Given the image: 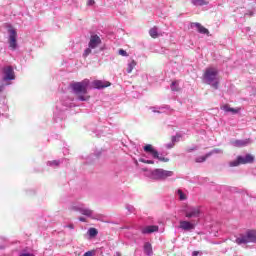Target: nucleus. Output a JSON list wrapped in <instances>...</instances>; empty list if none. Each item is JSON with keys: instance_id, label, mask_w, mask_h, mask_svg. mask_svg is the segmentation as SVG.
Instances as JSON below:
<instances>
[{"instance_id": "nucleus-3", "label": "nucleus", "mask_w": 256, "mask_h": 256, "mask_svg": "<svg viewBox=\"0 0 256 256\" xmlns=\"http://www.w3.org/2000/svg\"><path fill=\"white\" fill-rule=\"evenodd\" d=\"M144 171L145 177L151 179V181H165L166 179H169V177H173V175H175L173 171L162 168H155L153 170L144 169Z\"/></svg>"}, {"instance_id": "nucleus-14", "label": "nucleus", "mask_w": 256, "mask_h": 256, "mask_svg": "<svg viewBox=\"0 0 256 256\" xmlns=\"http://www.w3.org/2000/svg\"><path fill=\"white\" fill-rule=\"evenodd\" d=\"M251 143H252L251 139L234 140L231 142V145L233 147H247V145H251Z\"/></svg>"}, {"instance_id": "nucleus-13", "label": "nucleus", "mask_w": 256, "mask_h": 256, "mask_svg": "<svg viewBox=\"0 0 256 256\" xmlns=\"http://www.w3.org/2000/svg\"><path fill=\"white\" fill-rule=\"evenodd\" d=\"M179 229H182V231H193V229H195V224L187 220H181L179 223Z\"/></svg>"}, {"instance_id": "nucleus-4", "label": "nucleus", "mask_w": 256, "mask_h": 256, "mask_svg": "<svg viewBox=\"0 0 256 256\" xmlns=\"http://www.w3.org/2000/svg\"><path fill=\"white\" fill-rule=\"evenodd\" d=\"M103 43L101 37L97 34H91L90 40L88 42V48L84 50L83 57H89L91 55L93 49H97Z\"/></svg>"}, {"instance_id": "nucleus-30", "label": "nucleus", "mask_w": 256, "mask_h": 256, "mask_svg": "<svg viewBox=\"0 0 256 256\" xmlns=\"http://www.w3.org/2000/svg\"><path fill=\"white\" fill-rule=\"evenodd\" d=\"M209 156H207V154L205 156H200L198 158H196V163H205V161H207V158Z\"/></svg>"}, {"instance_id": "nucleus-19", "label": "nucleus", "mask_w": 256, "mask_h": 256, "mask_svg": "<svg viewBox=\"0 0 256 256\" xmlns=\"http://www.w3.org/2000/svg\"><path fill=\"white\" fill-rule=\"evenodd\" d=\"M144 253L148 256L153 255V246H151V243L146 242L144 244Z\"/></svg>"}, {"instance_id": "nucleus-44", "label": "nucleus", "mask_w": 256, "mask_h": 256, "mask_svg": "<svg viewBox=\"0 0 256 256\" xmlns=\"http://www.w3.org/2000/svg\"><path fill=\"white\" fill-rule=\"evenodd\" d=\"M0 249H5V246H0Z\"/></svg>"}, {"instance_id": "nucleus-32", "label": "nucleus", "mask_w": 256, "mask_h": 256, "mask_svg": "<svg viewBox=\"0 0 256 256\" xmlns=\"http://www.w3.org/2000/svg\"><path fill=\"white\" fill-rule=\"evenodd\" d=\"M179 139H181V136L176 135V136H172L171 141L175 145V143H177V141H179Z\"/></svg>"}, {"instance_id": "nucleus-6", "label": "nucleus", "mask_w": 256, "mask_h": 256, "mask_svg": "<svg viewBox=\"0 0 256 256\" xmlns=\"http://www.w3.org/2000/svg\"><path fill=\"white\" fill-rule=\"evenodd\" d=\"M183 212L187 219H199L203 214L201 206H185Z\"/></svg>"}, {"instance_id": "nucleus-8", "label": "nucleus", "mask_w": 256, "mask_h": 256, "mask_svg": "<svg viewBox=\"0 0 256 256\" xmlns=\"http://www.w3.org/2000/svg\"><path fill=\"white\" fill-rule=\"evenodd\" d=\"M70 211H77L78 213H81V215H85V217L93 219V210L85 207V204H73L70 207Z\"/></svg>"}, {"instance_id": "nucleus-38", "label": "nucleus", "mask_w": 256, "mask_h": 256, "mask_svg": "<svg viewBox=\"0 0 256 256\" xmlns=\"http://www.w3.org/2000/svg\"><path fill=\"white\" fill-rule=\"evenodd\" d=\"M79 221H81V223H87V219L85 217H80Z\"/></svg>"}, {"instance_id": "nucleus-45", "label": "nucleus", "mask_w": 256, "mask_h": 256, "mask_svg": "<svg viewBox=\"0 0 256 256\" xmlns=\"http://www.w3.org/2000/svg\"><path fill=\"white\" fill-rule=\"evenodd\" d=\"M249 15H250V16H251V15H253V12H250V14H249Z\"/></svg>"}, {"instance_id": "nucleus-15", "label": "nucleus", "mask_w": 256, "mask_h": 256, "mask_svg": "<svg viewBox=\"0 0 256 256\" xmlns=\"http://www.w3.org/2000/svg\"><path fill=\"white\" fill-rule=\"evenodd\" d=\"M157 231H159V226L151 225L142 228L141 233H143V235H150V233H157Z\"/></svg>"}, {"instance_id": "nucleus-2", "label": "nucleus", "mask_w": 256, "mask_h": 256, "mask_svg": "<svg viewBox=\"0 0 256 256\" xmlns=\"http://www.w3.org/2000/svg\"><path fill=\"white\" fill-rule=\"evenodd\" d=\"M202 81L206 85L213 87V89H219V70L214 67L206 68L202 76Z\"/></svg>"}, {"instance_id": "nucleus-26", "label": "nucleus", "mask_w": 256, "mask_h": 256, "mask_svg": "<svg viewBox=\"0 0 256 256\" xmlns=\"http://www.w3.org/2000/svg\"><path fill=\"white\" fill-rule=\"evenodd\" d=\"M215 154H223V150L219 148H215L211 150L209 153H207V157H211V155H215Z\"/></svg>"}, {"instance_id": "nucleus-7", "label": "nucleus", "mask_w": 256, "mask_h": 256, "mask_svg": "<svg viewBox=\"0 0 256 256\" xmlns=\"http://www.w3.org/2000/svg\"><path fill=\"white\" fill-rule=\"evenodd\" d=\"M255 161V156L251 154H246L245 156H238L236 160L229 163L230 167H239V165H247L248 163H253Z\"/></svg>"}, {"instance_id": "nucleus-36", "label": "nucleus", "mask_w": 256, "mask_h": 256, "mask_svg": "<svg viewBox=\"0 0 256 256\" xmlns=\"http://www.w3.org/2000/svg\"><path fill=\"white\" fill-rule=\"evenodd\" d=\"M64 227L67 229H75V226L73 224L65 225Z\"/></svg>"}, {"instance_id": "nucleus-33", "label": "nucleus", "mask_w": 256, "mask_h": 256, "mask_svg": "<svg viewBox=\"0 0 256 256\" xmlns=\"http://www.w3.org/2000/svg\"><path fill=\"white\" fill-rule=\"evenodd\" d=\"M119 55H121L122 57H128L129 54H127V51L123 50V49H120L118 51Z\"/></svg>"}, {"instance_id": "nucleus-20", "label": "nucleus", "mask_w": 256, "mask_h": 256, "mask_svg": "<svg viewBox=\"0 0 256 256\" xmlns=\"http://www.w3.org/2000/svg\"><path fill=\"white\" fill-rule=\"evenodd\" d=\"M192 5L195 7H203V5H209L207 0H191Z\"/></svg>"}, {"instance_id": "nucleus-1", "label": "nucleus", "mask_w": 256, "mask_h": 256, "mask_svg": "<svg viewBox=\"0 0 256 256\" xmlns=\"http://www.w3.org/2000/svg\"><path fill=\"white\" fill-rule=\"evenodd\" d=\"M89 79H84L81 82H74L71 84V89L74 95H77L78 101H89L90 96L87 95L89 89Z\"/></svg>"}, {"instance_id": "nucleus-28", "label": "nucleus", "mask_w": 256, "mask_h": 256, "mask_svg": "<svg viewBox=\"0 0 256 256\" xmlns=\"http://www.w3.org/2000/svg\"><path fill=\"white\" fill-rule=\"evenodd\" d=\"M139 162L140 163H145L146 165H154L155 164V161L153 160H147L145 158H139Z\"/></svg>"}, {"instance_id": "nucleus-39", "label": "nucleus", "mask_w": 256, "mask_h": 256, "mask_svg": "<svg viewBox=\"0 0 256 256\" xmlns=\"http://www.w3.org/2000/svg\"><path fill=\"white\" fill-rule=\"evenodd\" d=\"M5 89V85H0V93H2V91Z\"/></svg>"}, {"instance_id": "nucleus-5", "label": "nucleus", "mask_w": 256, "mask_h": 256, "mask_svg": "<svg viewBox=\"0 0 256 256\" xmlns=\"http://www.w3.org/2000/svg\"><path fill=\"white\" fill-rule=\"evenodd\" d=\"M237 245H247V243H256V230H248L245 234L236 238Z\"/></svg>"}, {"instance_id": "nucleus-17", "label": "nucleus", "mask_w": 256, "mask_h": 256, "mask_svg": "<svg viewBox=\"0 0 256 256\" xmlns=\"http://www.w3.org/2000/svg\"><path fill=\"white\" fill-rule=\"evenodd\" d=\"M222 111H225V113H232V115H237L239 113V108H231L229 107V104L221 106Z\"/></svg>"}, {"instance_id": "nucleus-23", "label": "nucleus", "mask_w": 256, "mask_h": 256, "mask_svg": "<svg viewBox=\"0 0 256 256\" xmlns=\"http://www.w3.org/2000/svg\"><path fill=\"white\" fill-rule=\"evenodd\" d=\"M152 113H165V111H163V109H169V106H162V107H151L150 108Z\"/></svg>"}, {"instance_id": "nucleus-34", "label": "nucleus", "mask_w": 256, "mask_h": 256, "mask_svg": "<svg viewBox=\"0 0 256 256\" xmlns=\"http://www.w3.org/2000/svg\"><path fill=\"white\" fill-rule=\"evenodd\" d=\"M175 144L173 142L166 144V149H173Z\"/></svg>"}, {"instance_id": "nucleus-9", "label": "nucleus", "mask_w": 256, "mask_h": 256, "mask_svg": "<svg viewBox=\"0 0 256 256\" xmlns=\"http://www.w3.org/2000/svg\"><path fill=\"white\" fill-rule=\"evenodd\" d=\"M145 153H150L152 155L153 159H158V161H161L162 163H169V158L159 156V152L153 148V145L148 144L144 146Z\"/></svg>"}, {"instance_id": "nucleus-37", "label": "nucleus", "mask_w": 256, "mask_h": 256, "mask_svg": "<svg viewBox=\"0 0 256 256\" xmlns=\"http://www.w3.org/2000/svg\"><path fill=\"white\" fill-rule=\"evenodd\" d=\"M87 5L89 6L95 5V0H88Z\"/></svg>"}, {"instance_id": "nucleus-21", "label": "nucleus", "mask_w": 256, "mask_h": 256, "mask_svg": "<svg viewBox=\"0 0 256 256\" xmlns=\"http://www.w3.org/2000/svg\"><path fill=\"white\" fill-rule=\"evenodd\" d=\"M176 195H178V198L180 201H187V194H185V192H183V190L178 189L176 191Z\"/></svg>"}, {"instance_id": "nucleus-40", "label": "nucleus", "mask_w": 256, "mask_h": 256, "mask_svg": "<svg viewBox=\"0 0 256 256\" xmlns=\"http://www.w3.org/2000/svg\"><path fill=\"white\" fill-rule=\"evenodd\" d=\"M197 255H199V251L192 252V256H197Z\"/></svg>"}, {"instance_id": "nucleus-41", "label": "nucleus", "mask_w": 256, "mask_h": 256, "mask_svg": "<svg viewBox=\"0 0 256 256\" xmlns=\"http://www.w3.org/2000/svg\"><path fill=\"white\" fill-rule=\"evenodd\" d=\"M114 256H121V252H116Z\"/></svg>"}, {"instance_id": "nucleus-11", "label": "nucleus", "mask_w": 256, "mask_h": 256, "mask_svg": "<svg viewBox=\"0 0 256 256\" xmlns=\"http://www.w3.org/2000/svg\"><path fill=\"white\" fill-rule=\"evenodd\" d=\"M8 33L9 47L10 49H12V51H15V49H17V31L13 28H9Z\"/></svg>"}, {"instance_id": "nucleus-43", "label": "nucleus", "mask_w": 256, "mask_h": 256, "mask_svg": "<svg viewBox=\"0 0 256 256\" xmlns=\"http://www.w3.org/2000/svg\"><path fill=\"white\" fill-rule=\"evenodd\" d=\"M66 107H71V104H65Z\"/></svg>"}, {"instance_id": "nucleus-16", "label": "nucleus", "mask_w": 256, "mask_h": 256, "mask_svg": "<svg viewBox=\"0 0 256 256\" xmlns=\"http://www.w3.org/2000/svg\"><path fill=\"white\" fill-rule=\"evenodd\" d=\"M192 27H196L198 33H200L201 35H209V29L205 28L199 22L192 23Z\"/></svg>"}, {"instance_id": "nucleus-18", "label": "nucleus", "mask_w": 256, "mask_h": 256, "mask_svg": "<svg viewBox=\"0 0 256 256\" xmlns=\"http://www.w3.org/2000/svg\"><path fill=\"white\" fill-rule=\"evenodd\" d=\"M222 111H225V113H232V115H237L239 113V108H231L229 107V104L221 106Z\"/></svg>"}, {"instance_id": "nucleus-25", "label": "nucleus", "mask_w": 256, "mask_h": 256, "mask_svg": "<svg viewBox=\"0 0 256 256\" xmlns=\"http://www.w3.org/2000/svg\"><path fill=\"white\" fill-rule=\"evenodd\" d=\"M149 35L150 37H152V39H157V37H159V34L157 32V27L150 29Z\"/></svg>"}, {"instance_id": "nucleus-42", "label": "nucleus", "mask_w": 256, "mask_h": 256, "mask_svg": "<svg viewBox=\"0 0 256 256\" xmlns=\"http://www.w3.org/2000/svg\"><path fill=\"white\" fill-rule=\"evenodd\" d=\"M197 148H192L190 150H188L189 153H191V151H195Z\"/></svg>"}, {"instance_id": "nucleus-31", "label": "nucleus", "mask_w": 256, "mask_h": 256, "mask_svg": "<svg viewBox=\"0 0 256 256\" xmlns=\"http://www.w3.org/2000/svg\"><path fill=\"white\" fill-rule=\"evenodd\" d=\"M126 209L128 213H135V207L131 204H126Z\"/></svg>"}, {"instance_id": "nucleus-12", "label": "nucleus", "mask_w": 256, "mask_h": 256, "mask_svg": "<svg viewBox=\"0 0 256 256\" xmlns=\"http://www.w3.org/2000/svg\"><path fill=\"white\" fill-rule=\"evenodd\" d=\"M93 89H105L107 87H111V82L104 80H94L92 82Z\"/></svg>"}, {"instance_id": "nucleus-27", "label": "nucleus", "mask_w": 256, "mask_h": 256, "mask_svg": "<svg viewBox=\"0 0 256 256\" xmlns=\"http://www.w3.org/2000/svg\"><path fill=\"white\" fill-rule=\"evenodd\" d=\"M97 233H99V232L95 228H89L88 229L89 237H97Z\"/></svg>"}, {"instance_id": "nucleus-10", "label": "nucleus", "mask_w": 256, "mask_h": 256, "mask_svg": "<svg viewBox=\"0 0 256 256\" xmlns=\"http://www.w3.org/2000/svg\"><path fill=\"white\" fill-rule=\"evenodd\" d=\"M2 81L7 83V81H15V70L13 66H4L2 68Z\"/></svg>"}, {"instance_id": "nucleus-35", "label": "nucleus", "mask_w": 256, "mask_h": 256, "mask_svg": "<svg viewBox=\"0 0 256 256\" xmlns=\"http://www.w3.org/2000/svg\"><path fill=\"white\" fill-rule=\"evenodd\" d=\"M83 256H95V251H88Z\"/></svg>"}, {"instance_id": "nucleus-29", "label": "nucleus", "mask_w": 256, "mask_h": 256, "mask_svg": "<svg viewBox=\"0 0 256 256\" xmlns=\"http://www.w3.org/2000/svg\"><path fill=\"white\" fill-rule=\"evenodd\" d=\"M170 89L172 91H179V83H177V81H174L171 83Z\"/></svg>"}, {"instance_id": "nucleus-24", "label": "nucleus", "mask_w": 256, "mask_h": 256, "mask_svg": "<svg viewBox=\"0 0 256 256\" xmlns=\"http://www.w3.org/2000/svg\"><path fill=\"white\" fill-rule=\"evenodd\" d=\"M47 165L48 167H53L55 169L56 167H59V165H61V160L48 161Z\"/></svg>"}, {"instance_id": "nucleus-22", "label": "nucleus", "mask_w": 256, "mask_h": 256, "mask_svg": "<svg viewBox=\"0 0 256 256\" xmlns=\"http://www.w3.org/2000/svg\"><path fill=\"white\" fill-rule=\"evenodd\" d=\"M135 67H137V62L135 60H131L128 63L127 73H133V69H135Z\"/></svg>"}]
</instances>
